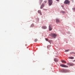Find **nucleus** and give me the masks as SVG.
Wrapping results in <instances>:
<instances>
[{
    "instance_id": "obj_26",
    "label": "nucleus",
    "mask_w": 75,
    "mask_h": 75,
    "mask_svg": "<svg viewBox=\"0 0 75 75\" xmlns=\"http://www.w3.org/2000/svg\"><path fill=\"white\" fill-rule=\"evenodd\" d=\"M73 62H75V60H74Z\"/></svg>"
},
{
    "instance_id": "obj_14",
    "label": "nucleus",
    "mask_w": 75,
    "mask_h": 75,
    "mask_svg": "<svg viewBox=\"0 0 75 75\" xmlns=\"http://www.w3.org/2000/svg\"><path fill=\"white\" fill-rule=\"evenodd\" d=\"M43 0H40V4H41V3H42Z\"/></svg>"
},
{
    "instance_id": "obj_9",
    "label": "nucleus",
    "mask_w": 75,
    "mask_h": 75,
    "mask_svg": "<svg viewBox=\"0 0 75 75\" xmlns=\"http://www.w3.org/2000/svg\"><path fill=\"white\" fill-rule=\"evenodd\" d=\"M54 62H57L58 61V59H54Z\"/></svg>"
},
{
    "instance_id": "obj_17",
    "label": "nucleus",
    "mask_w": 75,
    "mask_h": 75,
    "mask_svg": "<svg viewBox=\"0 0 75 75\" xmlns=\"http://www.w3.org/2000/svg\"><path fill=\"white\" fill-rule=\"evenodd\" d=\"M69 51V49H68V50H65V52H68Z\"/></svg>"
},
{
    "instance_id": "obj_3",
    "label": "nucleus",
    "mask_w": 75,
    "mask_h": 75,
    "mask_svg": "<svg viewBox=\"0 0 75 75\" xmlns=\"http://www.w3.org/2000/svg\"><path fill=\"white\" fill-rule=\"evenodd\" d=\"M70 2V1H69L68 0H66L64 2V3L65 4H68Z\"/></svg>"
},
{
    "instance_id": "obj_12",
    "label": "nucleus",
    "mask_w": 75,
    "mask_h": 75,
    "mask_svg": "<svg viewBox=\"0 0 75 75\" xmlns=\"http://www.w3.org/2000/svg\"><path fill=\"white\" fill-rule=\"evenodd\" d=\"M56 21L57 23H58V22H59V19H57Z\"/></svg>"
},
{
    "instance_id": "obj_5",
    "label": "nucleus",
    "mask_w": 75,
    "mask_h": 75,
    "mask_svg": "<svg viewBox=\"0 0 75 75\" xmlns=\"http://www.w3.org/2000/svg\"><path fill=\"white\" fill-rule=\"evenodd\" d=\"M68 65H69V66H74V64L73 63H68Z\"/></svg>"
},
{
    "instance_id": "obj_23",
    "label": "nucleus",
    "mask_w": 75,
    "mask_h": 75,
    "mask_svg": "<svg viewBox=\"0 0 75 75\" xmlns=\"http://www.w3.org/2000/svg\"><path fill=\"white\" fill-rule=\"evenodd\" d=\"M72 53H74V54H75V53H74V52H72Z\"/></svg>"
},
{
    "instance_id": "obj_10",
    "label": "nucleus",
    "mask_w": 75,
    "mask_h": 75,
    "mask_svg": "<svg viewBox=\"0 0 75 75\" xmlns=\"http://www.w3.org/2000/svg\"><path fill=\"white\" fill-rule=\"evenodd\" d=\"M42 28H43V29H46V28H47V27H46V26H42Z\"/></svg>"
},
{
    "instance_id": "obj_4",
    "label": "nucleus",
    "mask_w": 75,
    "mask_h": 75,
    "mask_svg": "<svg viewBox=\"0 0 75 75\" xmlns=\"http://www.w3.org/2000/svg\"><path fill=\"white\" fill-rule=\"evenodd\" d=\"M60 66L64 67H68V66H66V65H65V64H60Z\"/></svg>"
},
{
    "instance_id": "obj_19",
    "label": "nucleus",
    "mask_w": 75,
    "mask_h": 75,
    "mask_svg": "<svg viewBox=\"0 0 75 75\" xmlns=\"http://www.w3.org/2000/svg\"><path fill=\"white\" fill-rule=\"evenodd\" d=\"M61 12L62 13H65V11H62Z\"/></svg>"
},
{
    "instance_id": "obj_7",
    "label": "nucleus",
    "mask_w": 75,
    "mask_h": 75,
    "mask_svg": "<svg viewBox=\"0 0 75 75\" xmlns=\"http://www.w3.org/2000/svg\"><path fill=\"white\" fill-rule=\"evenodd\" d=\"M52 25H50L49 26V30H52Z\"/></svg>"
},
{
    "instance_id": "obj_22",
    "label": "nucleus",
    "mask_w": 75,
    "mask_h": 75,
    "mask_svg": "<svg viewBox=\"0 0 75 75\" xmlns=\"http://www.w3.org/2000/svg\"><path fill=\"white\" fill-rule=\"evenodd\" d=\"M71 1H73V2H74V0H71Z\"/></svg>"
},
{
    "instance_id": "obj_8",
    "label": "nucleus",
    "mask_w": 75,
    "mask_h": 75,
    "mask_svg": "<svg viewBox=\"0 0 75 75\" xmlns=\"http://www.w3.org/2000/svg\"><path fill=\"white\" fill-rule=\"evenodd\" d=\"M38 12L40 13L41 15H42V12L41 11V10H38Z\"/></svg>"
},
{
    "instance_id": "obj_6",
    "label": "nucleus",
    "mask_w": 75,
    "mask_h": 75,
    "mask_svg": "<svg viewBox=\"0 0 75 75\" xmlns=\"http://www.w3.org/2000/svg\"><path fill=\"white\" fill-rule=\"evenodd\" d=\"M44 6L45 4L44 3H43L42 4V5L41 6L40 8H42L43 7H44Z\"/></svg>"
},
{
    "instance_id": "obj_1",
    "label": "nucleus",
    "mask_w": 75,
    "mask_h": 75,
    "mask_svg": "<svg viewBox=\"0 0 75 75\" xmlns=\"http://www.w3.org/2000/svg\"><path fill=\"white\" fill-rule=\"evenodd\" d=\"M57 35L56 34H55V33H51L50 34L51 36L53 38H55L57 36Z\"/></svg>"
},
{
    "instance_id": "obj_25",
    "label": "nucleus",
    "mask_w": 75,
    "mask_h": 75,
    "mask_svg": "<svg viewBox=\"0 0 75 75\" xmlns=\"http://www.w3.org/2000/svg\"><path fill=\"white\" fill-rule=\"evenodd\" d=\"M57 0V1H59V0Z\"/></svg>"
},
{
    "instance_id": "obj_15",
    "label": "nucleus",
    "mask_w": 75,
    "mask_h": 75,
    "mask_svg": "<svg viewBox=\"0 0 75 75\" xmlns=\"http://www.w3.org/2000/svg\"><path fill=\"white\" fill-rule=\"evenodd\" d=\"M38 40L37 39H35V42H37L38 41Z\"/></svg>"
},
{
    "instance_id": "obj_11",
    "label": "nucleus",
    "mask_w": 75,
    "mask_h": 75,
    "mask_svg": "<svg viewBox=\"0 0 75 75\" xmlns=\"http://www.w3.org/2000/svg\"><path fill=\"white\" fill-rule=\"evenodd\" d=\"M68 58L70 59H74V57H68Z\"/></svg>"
},
{
    "instance_id": "obj_2",
    "label": "nucleus",
    "mask_w": 75,
    "mask_h": 75,
    "mask_svg": "<svg viewBox=\"0 0 75 75\" xmlns=\"http://www.w3.org/2000/svg\"><path fill=\"white\" fill-rule=\"evenodd\" d=\"M48 3L49 6H51L53 3L52 0H48Z\"/></svg>"
},
{
    "instance_id": "obj_20",
    "label": "nucleus",
    "mask_w": 75,
    "mask_h": 75,
    "mask_svg": "<svg viewBox=\"0 0 75 75\" xmlns=\"http://www.w3.org/2000/svg\"><path fill=\"white\" fill-rule=\"evenodd\" d=\"M45 40H46L47 41H48V39H45Z\"/></svg>"
},
{
    "instance_id": "obj_21",
    "label": "nucleus",
    "mask_w": 75,
    "mask_h": 75,
    "mask_svg": "<svg viewBox=\"0 0 75 75\" xmlns=\"http://www.w3.org/2000/svg\"><path fill=\"white\" fill-rule=\"evenodd\" d=\"M47 0H45V3H47Z\"/></svg>"
},
{
    "instance_id": "obj_13",
    "label": "nucleus",
    "mask_w": 75,
    "mask_h": 75,
    "mask_svg": "<svg viewBox=\"0 0 75 75\" xmlns=\"http://www.w3.org/2000/svg\"><path fill=\"white\" fill-rule=\"evenodd\" d=\"M62 63H66L67 62L65 61H64V60H62Z\"/></svg>"
},
{
    "instance_id": "obj_27",
    "label": "nucleus",
    "mask_w": 75,
    "mask_h": 75,
    "mask_svg": "<svg viewBox=\"0 0 75 75\" xmlns=\"http://www.w3.org/2000/svg\"><path fill=\"white\" fill-rule=\"evenodd\" d=\"M74 10H75V8H74Z\"/></svg>"
},
{
    "instance_id": "obj_18",
    "label": "nucleus",
    "mask_w": 75,
    "mask_h": 75,
    "mask_svg": "<svg viewBox=\"0 0 75 75\" xmlns=\"http://www.w3.org/2000/svg\"><path fill=\"white\" fill-rule=\"evenodd\" d=\"M63 71H64V72H66L67 71L66 70H63Z\"/></svg>"
},
{
    "instance_id": "obj_24",
    "label": "nucleus",
    "mask_w": 75,
    "mask_h": 75,
    "mask_svg": "<svg viewBox=\"0 0 75 75\" xmlns=\"http://www.w3.org/2000/svg\"><path fill=\"white\" fill-rule=\"evenodd\" d=\"M72 9L73 10H74V8H73Z\"/></svg>"
},
{
    "instance_id": "obj_16",
    "label": "nucleus",
    "mask_w": 75,
    "mask_h": 75,
    "mask_svg": "<svg viewBox=\"0 0 75 75\" xmlns=\"http://www.w3.org/2000/svg\"><path fill=\"white\" fill-rule=\"evenodd\" d=\"M50 46H47V48H48V49H49V48H50Z\"/></svg>"
}]
</instances>
